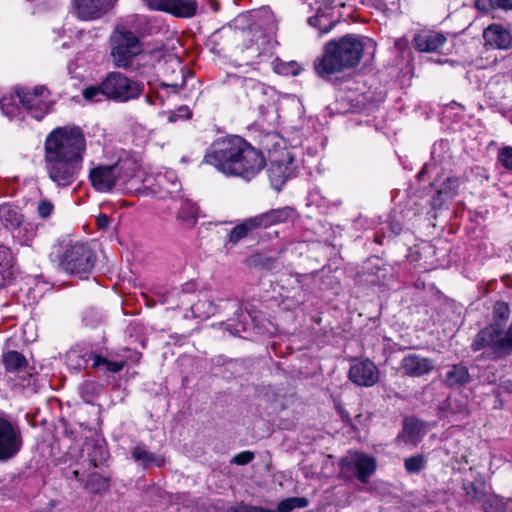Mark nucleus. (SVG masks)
I'll return each mask as SVG.
<instances>
[{
	"mask_svg": "<svg viewBox=\"0 0 512 512\" xmlns=\"http://www.w3.org/2000/svg\"><path fill=\"white\" fill-rule=\"evenodd\" d=\"M140 162L131 155L120 157L112 164H99L89 171V181L93 189L108 193L114 189L122 190L140 170Z\"/></svg>",
	"mask_w": 512,
	"mask_h": 512,
	"instance_id": "f03ea898",
	"label": "nucleus"
},
{
	"mask_svg": "<svg viewBox=\"0 0 512 512\" xmlns=\"http://www.w3.org/2000/svg\"><path fill=\"white\" fill-rule=\"evenodd\" d=\"M88 457L92 467L96 468L108 459L109 452L104 445L94 443L91 445V449L88 452Z\"/></svg>",
	"mask_w": 512,
	"mask_h": 512,
	"instance_id": "72a5a7b5",
	"label": "nucleus"
},
{
	"mask_svg": "<svg viewBox=\"0 0 512 512\" xmlns=\"http://www.w3.org/2000/svg\"><path fill=\"white\" fill-rule=\"evenodd\" d=\"M243 138L228 136L215 140L206 151L203 162L213 166L226 176H231L235 159L241 151Z\"/></svg>",
	"mask_w": 512,
	"mask_h": 512,
	"instance_id": "39448f33",
	"label": "nucleus"
},
{
	"mask_svg": "<svg viewBox=\"0 0 512 512\" xmlns=\"http://www.w3.org/2000/svg\"><path fill=\"white\" fill-rule=\"evenodd\" d=\"M2 363L6 371L11 373L23 371L28 365V361L25 356L15 350L4 353L2 355Z\"/></svg>",
	"mask_w": 512,
	"mask_h": 512,
	"instance_id": "c85d7f7f",
	"label": "nucleus"
},
{
	"mask_svg": "<svg viewBox=\"0 0 512 512\" xmlns=\"http://www.w3.org/2000/svg\"><path fill=\"white\" fill-rule=\"evenodd\" d=\"M497 160L506 170L512 171V146L501 148Z\"/></svg>",
	"mask_w": 512,
	"mask_h": 512,
	"instance_id": "a18cd8bd",
	"label": "nucleus"
},
{
	"mask_svg": "<svg viewBox=\"0 0 512 512\" xmlns=\"http://www.w3.org/2000/svg\"><path fill=\"white\" fill-rule=\"evenodd\" d=\"M54 205L48 199H42L39 201L37 206L38 214L41 218H48L53 212Z\"/></svg>",
	"mask_w": 512,
	"mask_h": 512,
	"instance_id": "de8ad7c7",
	"label": "nucleus"
},
{
	"mask_svg": "<svg viewBox=\"0 0 512 512\" xmlns=\"http://www.w3.org/2000/svg\"><path fill=\"white\" fill-rule=\"evenodd\" d=\"M309 501L305 497H290L279 502L277 510H270V512H289L295 508H305Z\"/></svg>",
	"mask_w": 512,
	"mask_h": 512,
	"instance_id": "f704fd0d",
	"label": "nucleus"
},
{
	"mask_svg": "<svg viewBox=\"0 0 512 512\" xmlns=\"http://www.w3.org/2000/svg\"><path fill=\"white\" fill-rule=\"evenodd\" d=\"M93 312H94V311H92V310H91V311H87V312H86V314H85V316H84V318H83V320H84L87 324H89V325H93V324H95V323H97V322H99V321H100V316H99L97 313H96V315H95V320H94V319H90V318H89L90 314H91V313H93Z\"/></svg>",
	"mask_w": 512,
	"mask_h": 512,
	"instance_id": "6e6d98bb",
	"label": "nucleus"
},
{
	"mask_svg": "<svg viewBox=\"0 0 512 512\" xmlns=\"http://www.w3.org/2000/svg\"><path fill=\"white\" fill-rule=\"evenodd\" d=\"M242 87L246 91V94L251 97H254L257 94H264L265 90V86L262 83L251 78L244 79L242 81Z\"/></svg>",
	"mask_w": 512,
	"mask_h": 512,
	"instance_id": "a19ab883",
	"label": "nucleus"
},
{
	"mask_svg": "<svg viewBox=\"0 0 512 512\" xmlns=\"http://www.w3.org/2000/svg\"><path fill=\"white\" fill-rule=\"evenodd\" d=\"M275 70L279 74L296 76L299 74L301 68L297 62H282L275 66Z\"/></svg>",
	"mask_w": 512,
	"mask_h": 512,
	"instance_id": "37998d69",
	"label": "nucleus"
},
{
	"mask_svg": "<svg viewBox=\"0 0 512 512\" xmlns=\"http://www.w3.org/2000/svg\"><path fill=\"white\" fill-rule=\"evenodd\" d=\"M292 213L293 209L291 207L285 206L277 209H271L252 218L258 230L285 223L291 218Z\"/></svg>",
	"mask_w": 512,
	"mask_h": 512,
	"instance_id": "6ab92c4d",
	"label": "nucleus"
},
{
	"mask_svg": "<svg viewBox=\"0 0 512 512\" xmlns=\"http://www.w3.org/2000/svg\"><path fill=\"white\" fill-rule=\"evenodd\" d=\"M112 62L115 67L128 69L134 58L143 51V45L134 32L117 28L110 38Z\"/></svg>",
	"mask_w": 512,
	"mask_h": 512,
	"instance_id": "423d86ee",
	"label": "nucleus"
},
{
	"mask_svg": "<svg viewBox=\"0 0 512 512\" xmlns=\"http://www.w3.org/2000/svg\"><path fill=\"white\" fill-rule=\"evenodd\" d=\"M486 45L498 49H508L512 43V37L508 30L498 24L488 26L483 33Z\"/></svg>",
	"mask_w": 512,
	"mask_h": 512,
	"instance_id": "4be33fe9",
	"label": "nucleus"
},
{
	"mask_svg": "<svg viewBox=\"0 0 512 512\" xmlns=\"http://www.w3.org/2000/svg\"><path fill=\"white\" fill-rule=\"evenodd\" d=\"M198 209L194 203L188 200H182L177 212V219L187 225H194L197 221Z\"/></svg>",
	"mask_w": 512,
	"mask_h": 512,
	"instance_id": "2f4dec72",
	"label": "nucleus"
},
{
	"mask_svg": "<svg viewBox=\"0 0 512 512\" xmlns=\"http://www.w3.org/2000/svg\"><path fill=\"white\" fill-rule=\"evenodd\" d=\"M103 389L101 383L87 380L80 386L79 393L85 403L91 404L102 393Z\"/></svg>",
	"mask_w": 512,
	"mask_h": 512,
	"instance_id": "7c9ffc66",
	"label": "nucleus"
},
{
	"mask_svg": "<svg viewBox=\"0 0 512 512\" xmlns=\"http://www.w3.org/2000/svg\"><path fill=\"white\" fill-rule=\"evenodd\" d=\"M96 255L84 243H74L66 247L61 258L60 268L71 275L86 278L95 266Z\"/></svg>",
	"mask_w": 512,
	"mask_h": 512,
	"instance_id": "0eeeda50",
	"label": "nucleus"
},
{
	"mask_svg": "<svg viewBox=\"0 0 512 512\" xmlns=\"http://www.w3.org/2000/svg\"><path fill=\"white\" fill-rule=\"evenodd\" d=\"M257 230L253 218H247L240 224L236 225L228 234V239L225 242V247H232L240 240L248 236L251 232Z\"/></svg>",
	"mask_w": 512,
	"mask_h": 512,
	"instance_id": "cd10ccee",
	"label": "nucleus"
},
{
	"mask_svg": "<svg viewBox=\"0 0 512 512\" xmlns=\"http://www.w3.org/2000/svg\"><path fill=\"white\" fill-rule=\"evenodd\" d=\"M0 221L5 228L11 230L13 237L21 238V232L27 231L23 227V215L17 207L9 204L0 205Z\"/></svg>",
	"mask_w": 512,
	"mask_h": 512,
	"instance_id": "a211bd4d",
	"label": "nucleus"
},
{
	"mask_svg": "<svg viewBox=\"0 0 512 512\" xmlns=\"http://www.w3.org/2000/svg\"><path fill=\"white\" fill-rule=\"evenodd\" d=\"M87 485L95 492L105 491L109 487L108 479L98 473H92L90 475Z\"/></svg>",
	"mask_w": 512,
	"mask_h": 512,
	"instance_id": "79ce46f5",
	"label": "nucleus"
},
{
	"mask_svg": "<svg viewBox=\"0 0 512 512\" xmlns=\"http://www.w3.org/2000/svg\"><path fill=\"white\" fill-rule=\"evenodd\" d=\"M483 509L485 512H505L503 506L498 502L495 504L484 502Z\"/></svg>",
	"mask_w": 512,
	"mask_h": 512,
	"instance_id": "603ef678",
	"label": "nucleus"
},
{
	"mask_svg": "<svg viewBox=\"0 0 512 512\" xmlns=\"http://www.w3.org/2000/svg\"><path fill=\"white\" fill-rule=\"evenodd\" d=\"M72 474H73V477H74L75 479H77V478H78V476H79V472H78L77 470H74V471L72 472Z\"/></svg>",
	"mask_w": 512,
	"mask_h": 512,
	"instance_id": "052dcab7",
	"label": "nucleus"
},
{
	"mask_svg": "<svg viewBox=\"0 0 512 512\" xmlns=\"http://www.w3.org/2000/svg\"><path fill=\"white\" fill-rule=\"evenodd\" d=\"M471 349L474 352L484 350L493 360L512 355V324L507 329L497 322L487 325L475 335Z\"/></svg>",
	"mask_w": 512,
	"mask_h": 512,
	"instance_id": "20e7f679",
	"label": "nucleus"
},
{
	"mask_svg": "<svg viewBox=\"0 0 512 512\" xmlns=\"http://www.w3.org/2000/svg\"><path fill=\"white\" fill-rule=\"evenodd\" d=\"M229 512H270V510L241 503L230 507Z\"/></svg>",
	"mask_w": 512,
	"mask_h": 512,
	"instance_id": "3c124183",
	"label": "nucleus"
},
{
	"mask_svg": "<svg viewBox=\"0 0 512 512\" xmlns=\"http://www.w3.org/2000/svg\"><path fill=\"white\" fill-rule=\"evenodd\" d=\"M100 366H104L106 371H109L112 373H118L124 368L125 362L110 361V360L103 358L99 355V357H95V362L92 363V367L97 368Z\"/></svg>",
	"mask_w": 512,
	"mask_h": 512,
	"instance_id": "ea45409f",
	"label": "nucleus"
},
{
	"mask_svg": "<svg viewBox=\"0 0 512 512\" xmlns=\"http://www.w3.org/2000/svg\"><path fill=\"white\" fill-rule=\"evenodd\" d=\"M425 423L416 418L404 420L402 432L398 435L405 444L417 445L425 433Z\"/></svg>",
	"mask_w": 512,
	"mask_h": 512,
	"instance_id": "5701e85b",
	"label": "nucleus"
},
{
	"mask_svg": "<svg viewBox=\"0 0 512 512\" xmlns=\"http://www.w3.org/2000/svg\"><path fill=\"white\" fill-rule=\"evenodd\" d=\"M462 490L465 500L471 504L482 503L484 505V502H487L486 482L480 475L473 481L464 479Z\"/></svg>",
	"mask_w": 512,
	"mask_h": 512,
	"instance_id": "412c9836",
	"label": "nucleus"
},
{
	"mask_svg": "<svg viewBox=\"0 0 512 512\" xmlns=\"http://www.w3.org/2000/svg\"><path fill=\"white\" fill-rule=\"evenodd\" d=\"M348 377L357 386L372 387L379 381L380 372L369 359L355 360L350 365Z\"/></svg>",
	"mask_w": 512,
	"mask_h": 512,
	"instance_id": "2eb2a0df",
	"label": "nucleus"
},
{
	"mask_svg": "<svg viewBox=\"0 0 512 512\" xmlns=\"http://www.w3.org/2000/svg\"><path fill=\"white\" fill-rule=\"evenodd\" d=\"M104 96L117 102H128L139 98L144 84L128 78L120 72H110L102 81Z\"/></svg>",
	"mask_w": 512,
	"mask_h": 512,
	"instance_id": "6e6552de",
	"label": "nucleus"
},
{
	"mask_svg": "<svg viewBox=\"0 0 512 512\" xmlns=\"http://www.w3.org/2000/svg\"><path fill=\"white\" fill-rule=\"evenodd\" d=\"M498 8L502 10H512V0H497Z\"/></svg>",
	"mask_w": 512,
	"mask_h": 512,
	"instance_id": "5fc2aeb1",
	"label": "nucleus"
},
{
	"mask_svg": "<svg viewBox=\"0 0 512 512\" xmlns=\"http://www.w3.org/2000/svg\"><path fill=\"white\" fill-rule=\"evenodd\" d=\"M0 109L2 113L10 119L16 116L19 111V107L15 97L13 95L3 96L0 99Z\"/></svg>",
	"mask_w": 512,
	"mask_h": 512,
	"instance_id": "4c0bfd02",
	"label": "nucleus"
},
{
	"mask_svg": "<svg viewBox=\"0 0 512 512\" xmlns=\"http://www.w3.org/2000/svg\"><path fill=\"white\" fill-rule=\"evenodd\" d=\"M149 9L162 11L176 18H192L197 14L196 0H146Z\"/></svg>",
	"mask_w": 512,
	"mask_h": 512,
	"instance_id": "4468645a",
	"label": "nucleus"
},
{
	"mask_svg": "<svg viewBox=\"0 0 512 512\" xmlns=\"http://www.w3.org/2000/svg\"><path fill=\"white\" fill-rule=\"evenodd\" d=\"M497 0H475V7L482 12H490L498 8Z\"/></svg>",
	"mask_w": 512,
	"mask_h": 512,
	"instance_id": "8fccbe9b",
	"label": "nucleus"
},
{
	"mask_svg": "<svg viewBox=\"0 0 512 512\" xmlns=\"http://www.w3.org/2000/svg\"><path fill=\"white\" fill-rule=\"evenodd\" d=\"M116 0H75L76 13L81 19L99 17V15L113 5Z\"/></svg>",
	"mask_w": 512,
	"mask_h": 512,
	"instance_id": "aec40b11",
	"label": "nucleus"
},
{
	"mask_svg": "<svg viewBox=\"0 0 512 512\" xmlns=\"http://www.w3.org/2000/svg\"><path fill=\"white\" fill-rule=\"evenodd\" d=\"M460 180L457 177H448L432 198V206L440 208L444 201L453 198L458 193Z\"/></svg>",
	"mask_w": 512,
	"mask_h": 512,
	"instance_id": "393cba45",
	"label": "nucleus"
},
{
	"mask_svg": "<svg viewBox=\"0 0 512 512\" xmlns=\"http://www.w3.org/2000/svg\"><path fill=\"white\" fill-rule=\"evenodd\" d=\"M15 94L27 112L38 121L42 120L52 108L53 102L48 100L50 92L44 85L35 86L31 90L17 87Z\"/></svg>",
	"mask_w": 512,
	"mask_h": 512,
	"instance_id": "9b49d317",
	"label": "nucleus"
},
{
	"mask_svg": "<svg viewBox=\"0 0 512 512\" xmlns=\"http://www.w3.org/2000/svg\"><path fill=\"white\" fill-rule=\"evenodd\" d=\"M49 179L58 187L74 183L83 167V160L44 156Z\"/></svg>",
	"mask_w": 512,
	"mask_h": 512,
	"instance_id": "1a4fd4ad",
	"label": "nucleus"
},
{
	"mask_svg": "<svg viewBox=\"0 0 512 512\" xmlns=\"http://www.w3.org/2000/svg\"><path fill=\"white\" fill-rule=\"evenodd\" d=\"M309 25L318 28L320 34L330 31L333 27V22L325 14H317L308 18Z\"/></svg>",
	"mask_w": 512,
	"mask_h": 512,
	"instance_id": "58836bf2",
	"label": "nucleus"
},
{
	"mask_svg": "<svg viewBox=\"0 0 512 512\" xmlns=\"http://www.w3.org/2000/svg\"><path fill=\"white\" fill-rule=\"evenodd\" d=\"M83 98L90 102L100 101V96H104V90L102 88V82L100 85L86 87L82 92Z\"/></svg>",
	"mask_w": 512,
	"mask_h": 512,
	"instance_id": "c03bdc74",
	"label": "nucleus"
},
{
	"mask_svg": "<svg viewBox=\"0 0 512 512\" xmlns=\"http://www.w3.org/2000/svg\"><path fill=\"white\" fill-rule=\"evenodd\" d=\"M237 316L239 318L237 323H228L226 325V329L233 335H239L247 329V321L245 315L241 312Z\"/></svg>",
	"mask_w": 512,
	"mask_h": 512,
	"instance_id": "49530a36",
	"label": "nucleus"
},
{
	"mask_svg": "<svg viewBox=\"0 0 512 512\" xmlns=\"http://www.w3.org/2000/svg\"><path fill=\"white\" fill-rule=\"evenodd\" d=\"M470 381L468 368L462 364H454L449 367L444 377V384L449 388L464 386Z\"/></svg>",
	"mask_w": 512,
	"mask_h": 512,
	"instance_id": "a878e982",
	"label": "nucleus"
},
{
	"mask_svg": "<svg viewBox=\"0 0 512 512\" xmlns=\"http://www.w3.org/2000/svg\"><path fill=\"white\" fill-rule=\"evenodd\" d=\"M341 474L348 479L356 478L366 484L377 468L376 459L373 456L361 452L351 453L341 459Z\"/></svg>",
	"mask_w": 512,
	"mask_h": 512,
	"instance_id": "f8f14e48",
	"label": "nucleus"
},
{
	"mask_svg": "<svg viewBox=\"0 0 512 512\" xmlns=\"http://www.w3.org/2000/svg\"><path fill=\"white\" fill-rule=\"evenodd\" d=\"M241 151L236 156L231 176L240 177L245 181L253 179L265 167V158L262 152L254 148L243 139Z\"/></svg>",
	"mask_w": 512,
	"mask_h": 512,
	"instance_id": "9d476101",
	"label": "nucleus"
},
{
	"mask_svg": "<svg viewBox=\"0 0 512 512\" xmlns=\"http://www.w3.org/2000/svg\"><path fill=\"white\" fill-rule=\"evenodd\" d=\"M95 357H99V355L86 348H75L68 354L69 360L75 363V366L79 369L86 368L90 360L95 362Z\"/></svg>",
	"mask_w": 512,
	"mask_h": 512,
	"instance_id": "c756f323",
	"label": "nucleus"
},
{
	"mask_svg": "<svg viewBox=\"0 0 512 512\" xmlns=\"http://www.w3.org/2000/svg\"><path fill=\"white\" fill-rule=\"evenodd\" d=\"M447 38L444 34L436 31H420L413 37V45L419 52H438L444 46Z\"/></svg>",
	"mask_w": 512,
	"mask_h": 512,
	"instance_id": "f3484780",
	"label": "nucleus"
},
{
	"mask_svg": "<svg viewBox=\"0 0 512 512\" xmlns=\"http://www.w3.org/2000/svg\"><path fill=\"white\" fill-rule=\"evenodd\" d=\"M254 459V453L251 451H243L238 454H236L232 460L231 463L237 464V465H247Z\"/></svg>",
	"mask_w": 512,
	"mask_h": 512,
	"instance_id": "09e8293b",
	"label": "nucleus"
},
{
	"mask_svg": "<svg viewBox=\"0 0 512 512\" xmlns=\"http://www.w3.org/2000/svg\"><path fill=\"white\" fill-rule=\"evenodd\" d=\"M441 410L446 415L458 416L460 419L466 418L470 414L469 400L462 394L449 395L442 404Z\"/></svg>",
	"mask_w": 512,
	"mask_h": 512,
	"instance_id": "b1692460",
	"label": "nucleus"
},
{
	"mask_svg": "<svg viewBox=\"0 0 512 512\" xmlns=\"http://www.w3.org/2000/svg\"><path fill=\"white\" fill-rule=\"evenodd\" d=\"M401 228L397 225L393 227V231L398 234L400 232Z\"/></svg>",
	"mask_w": 512,
	"mask_h": 512,
	"instance_id": "bf43d9fd",
	"label": "nucleus"
},
{
	"mask_svg": "<svg viewBox=\"0 0 512 512\" xmlns=\"http://www.w3.org/2000/svg\"><path fill=\"white\" fill-rule=\"evenodd\" d=\"M131 454L135 461L141 462L145 467L151 464H156L157 466H161L163 464L162 458L147 451L141 446L134 447Z\"/></svg>",
	"mask_w": 512,
	"mask_h": 512,
	"instance_id": "473e14b6",
	"label": "nucleus"
},
{
	"mask_svg": "<svg viewBox=\"0 0 512 512\" xmlns=\"http://www.w3.org/2000/svg\"><path fill=\"white\" fill-rule=\"evenodd\" d=\"M14 257L11 250L1 245L0 246V288L5 287L10 283L13 277Z\"/></svg>",
	"mask_w": 512,
	"mask_h": 512,
	"instance_id": "bb28decb",
	"label": "nucleus"
},
{
	"mask_svg": "<svg viewBox=\"0 0 512 512\" xmlns=\"http://www.w3.org/2000/svg\"><path fill=\"white\" fill-rule=\"evenodd\" d=\"M427 460L423 454H417L404 459L405 470L409 474H418L426 467Z\"/></svg>",
	"mask_w": 512,
	"mask_h": 512,
	"instance_id": "c9c22d12",
	"label": "nucleus"
},
{
	"mask_svg": "<svg viewBox=\"0 0 512 512\" xmlns=\"http://www.w3.org/2000/svg\"><path fill=\"white\" fill-rule=\"evenodd\" d=\"M434 361L418 354H408L400 362L403 374L409 377H422L434 369Z\"/></svg>",
	"mask_w": 512,
	"mask_h": 512,
	"instance_id": "dca6fc26",
	"label": "nucleus"
},
{
	"mask_svg": "<svg viewBox=\"0 0 512 512\" xmlns=\"http://www.w3.org/2000/svg\"><path fill=\"white\" fill-rule=\"evenodd\" d=\"M200 305L201 303H196L192 306V311L193 312H196V311H199L200 310Z\"/></svg>",
	"mask_w": 512,
	"mask_h": 512,
	"instance_id": "13d9d810",
	"label": "nucleus"
},
{
	"mask_svg": "<svg viewBox=\"0 0 512 512\" xmlns=\"http://www.w3.org/2000/svg\"><path fill=\"white\" fill-rule=\"evenodd\" d=\"M44 156L84 160L85 134L79 126L56 127L46 137Z\"/></svg>",
	"mask_w": 512,
	"mask_h": 512,
	"instance_id": "7ed1b4c3",
	"label": "nucleus"
},
{
	"mask_svg": "<svg viewBox=\"0 0 512 512\" xmlns=\"http://www.w3.org/2000/svg\"><path fill=\"white\" fill-rule=\"evenodd\" d=\"M97 226L99 229H107L110 225V218L105 214H100L97 219Z\"/></svg>",
	"mask_w": 512,
	"mask_h": 512,
	"instance_id": "864d4df0",
	"label": "nucleus"
},
{
	"mask_svg": "<svg viewBox=\"0 0 512 512\" xmlns=\"http://www.w3.org/2000/svg\"><path fill=\"white\" fill-rule=\"evenodd\" d=\"M367 47H371V39L355 34L330 40L325 44L322 56L314 61L315 73L330 79L333 74L355 68Z\"/></svg>",
	"mask_w": 512,
	"mask_h": 512,
	"instance_id": "f257e3e1",
	"label": "nucleus"
},
{
	"mask_svg": "<svg viewBox=\"0 0 512 512\" xmlns=\"http://www.w3.org/2000/svg\"><path fill=\"white\" fill-rule=\"evenodd\" d=\"M22 446L23 438L19 427L0 416V462L13 459Z\"/></svg>",
	"mask_w": 512,
	"mask_h": 512,
	"instance_id": "ddd939ff",
	"label": "nucleus"
},
{
	"mask_svg": "<svg viewBox=\"0 0 512 512\" xmlns=\"http://www.w3.org/2000/svg\"><path fill=\"white\" fill-rule=\"evenodd\" d=\"M407 44H408V40H407L405 37L398 38V39L395 41V47H396L398 50H403V49H405V47L407 46Z\"/></svg>",
	"mask_w": 512,
	"mask_h": 512,
	"instance_id": "4d7b16f0",
	"label": "nucleus"
},
{
	"mask_svg": "<svg viewBox=\"0 0 512 512\" xmlns=\"http://www.w3.org/2000/svg\"><path fill=\"white\" fill-rule=\"evenodd\" d=\"M510 308L509 305L504 301H497L493 307V321L501 323L505 327V323L509 319Z\"/></svg>",
	"mask_w": 512,
	"mask_h": 512,
	"instance_id": "e433bc0d",
	"label": "nucleus"
}]
</instances>
